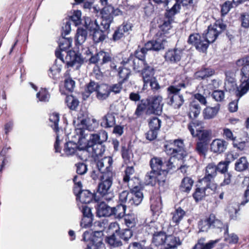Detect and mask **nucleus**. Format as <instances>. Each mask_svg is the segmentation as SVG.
Wrapping results in <instances>:
<instances>
[{
  "mask_svg": "<svg viewBox=\"0 0 249 249\" xmlns=\"http://www.w3.org/2000/svg\"><path fill=\"white\" fill-rule=\"evenodd\" d=\"M163 147L170 157L153 156L149 162L151 170L144 177L145 184L157 187L160 192H165L168 189L167 175L175 168L172 159L183 160L188 155L184 141L180 138L167 141Z\"/></svg>",
  "mask_w": 249,
  "mask_h": 249,
  "instance_id": "f257e3e1",
  "label": "nucleus"
},
{
  "mask_svg": "<svg viewBox=\"0 0 249 249\" xmlns=\"http://www.w3.org/2000/svg\"><path fill=\"white\" fill-rule=\"evenodd\" d=\"M201 121H191L187 125L193 137H196L197 141L196 144L195 151L200 156L205 158L208 150L209 145L212 138V131L205 129L202 126Z\"/></svg>",
  "mask_w": 249,
  "mask_h": 249,
  "instance_id": "f03ea898",
  "label": "nucleus"
},
{
  "mask_svg": "<svg viewBox=\"0 0 249 249\" xmlns=\"http://www.w3.org/2000/svg\"><path fill=\"white\" fill-rule=\"evenodd\" d=\"M62 39L59 44V50L55 52L56 57L61 60L68 68L75 67L78 70L84 63V60L81 53L74 51H67L71 46V38H66L62 36Z\"/></svg>",
  "mask_w": 249,
  "mask_h": 249,
  "instance_id": "7ed1b4c3",
  "label": "nucleus"
},
{
  "mask_svg": "<svg viewBox=\"0 0 249 249\" xmlns=\"http://www.w3.org/2000/svg\"><path fill=\"white\" fill-rule=\"evenodd\" d=\"M113 160L111 157L104 158L95 160V165L97 168L101 171L100 182L98 184L97 193L101 196L104 197L108 193L113 182L114 173L113 170Z\"/></svg>",
  "mask_w": 249,
  "mask_h": 249,
  "instance_id": "20e7f679",
  "label": "nucleus"
},
{
  "mask_svg": "<svg viewBox=\"0 0 249 249\" xmlns=\"http://www.w3.org/2000/svg\"><path fill=\"white\" fill-rule=\"evenodd\" d=\"M163 103L160 95H151L142 99L137 105L134 112L136 118L142 117L145 112L146 114L160 116L162 112Z\"/></svg>",
  "mask_w": 249,
  "mask_h": 249,
  "instance_id": "39448f33",
  "label": "nucleus"
},
{
  "mask_svg": "<svg viewBox=\"0 0 249 249\" xmlns=\"http://www.w3.org/2000/svg\"><path fill=\"white\" fill-rule=\"evenodd\" d=\"M86 53L90 55L89 59V64H95L98 68L103 70L109 66V71H117L116 57L110 52L101 50L93 54L89 49H88Z\"/></svg>",
  "mask_w": 249,
  "mask_h": 249,
  "instance_id": "423d86ee",
  "label": "nucleus"
},
{
  "mask_svg": "<svg viewBox=\"0 0 249 249\" xmlns=\"http://www.w3.org/2000/svg\"><path fill=\"white\" fill-rule=\"evenodd\" d=\"M181 6L174 4L168 9H166L163 17L160 18V23L158 26L159 30L156 33L157 36H165L166 34L172 28V24L174 22L175 16L179 13Z\"/></svg>",
  "mask_w": 249,
  "mask_h": 249,
  "instance_id": "0eeeda50",
  "label": "nucleus"
},
{
  "mask_svg": "<svg viewBox=\"0 0 249 249\" xmlns=\"http://www.w3.org/2000/svg\"><path fill=\"white\" fill-rule=\"evenodd\" d=\"M236 66L238 68H241V78L240 89L237 86L235 78L231 77H228L227 76L225 83V89L230 92L235 91L236 97L240 98L249 89V75L246 76L244 74L242 71L243 66H239L237 65Z\"/></svg>",
  "mask_w": 249,
  "mask_h": 249,
  "instance_id": "6e6552de",
  "label": "nucleus"
},
{
  "mask_svg": "<svg viewBox=\"0 0 249 249\" xmlns=\"http://www.w3.org/2000/svg\"><path fill=\"white\" fill-rule=\"evenodd\" d=\"M103 232L102 231H85L82 234V241L87 243L85 249H106L103 242Z\"/></svg>",
  "mask_w": 249,
  "mask_h": 249,
  "instance_id": "1a4fd4ad",
  "label": "nucleus"
},
{
  "mask_svg": "<svg viewBox=\"0 0 249 249\" xmlns=\"http://www.w3.org/2000/svg\"><path fill=\"white\" fill-rule=\"evenodd\" d=\"M227 28V25L221 19L216 20L213 24H210L207 29L204 32L205 36L210 44L213 43Z\"/></svg>",
  "mask_w": 249,
  "mask_h": 249,
  "instance_id": "9d476101",
  "label": "nucleus"
},
{
  "mask_svg": "<svg viewBox=\"0 0 249 249\" xmlns=\"http://www.w3.org/2000/svg\"><path fill=\"white\" fill-rule=\"evenodd\" d=\"M121 13L122 11L119 8H114L111 4L104 6L100 11L102 18L101 25L104 29H109L111 23L113 22L114 17L119 16Z\"/></svg>",
  "mask_w": 249,
  "mask_h": 249,
  "instance_id": "9b49d317",
  "label": "nucleus"
},
{
  "mask_svg": "<svg viewBox=\"0 0 249 249\" xmlns=\"http://www.w3.org/2000/svg\"><path fill=\"white\" fill-rule=\"evenodd\" d=\"M216 189L199 179L196 184L192 196L195 202L197 203L204 199L206 196H209L211 193L210 191L213 193Z\"/></svg>",
  "mask_w": 249,
  "mask_h": 249,
  "instance_id": "f8f14e48",
  "label": "nucleus"
},
{
  "mask_svg": "<svg viewBox=\"0 0 249 249\" xmlns=\"http://www.w3.org/2000/svg\"><path fill=\"white\" fill-rule=\"evenodd\" d=\"M188 43L194 46L199 52L206 53L210 44L203 34L201 35L199 33L191 34L188 39Z\"/></svg>",
  "mask_w": 249,
  "mask_h": 249,
  "instance_id": "ddd939ff",
  "label": "nucleus"
},
{
  "mask_svg": "<svg viewBox=\"0 0 249 249\" xmlns=\"http://www.w3.org/2000/svg\"><path fill=\"white\" fill-rule=\"evenodd\" d=\"M130 24L124 22L122 24L113 29V33L109 40L111 42H120L128 34V31L131 30Z\"/></svg>",
  "mask_w": 249,
  "mask_h": 249,
  "instance_id": "4468645a",
  "label": "nucleus"
},
{
  "mask_svg": "<svg viewBox=\"0 0 249 249\" xmlns=\"http://www.w3.org/2000/svg\"><path fill=\"white\" fill-rule=\"evenodd\" d=\"M183 56L184 50L177 47L168 49L163 55L165 61L170 64H178Z\"/></svg>",
  "mask_w": 249,
  "mask_h": 249,
  "instance_id": "2eb2a0df",
  "label": "nucleus"
},
{
  "mask_svg": "<svg viewBox=\"0 0 249 249\" xmlns=\"http://www.w3.org/2000/svg\"><path fill=\"white\" fill-rule=\"evenodd\" d=\"M223 225L222 221L216 218L213 213H210L205 218L201 219L198 226L202 231H207L210 228H221Z\"/></svg>",
  "mask_w": 249,
  "mask_h": 249,
  "instance_id": "dca6fc26",
  "label": "nucleus"
},
{
  "mask_svg": "<svg viewBox=\"0 0 249 249\" xmlns=\"http://www.w3.org/2000/svg\"><path fill=\"white\" fill-rule=\"evenodd\" d=\"M156 71V68L153 63L147 62L138 72L143 83V89H146L150 79L155 77Z\"/></svg>",
  "mask_w": 249,
  "mask_h": 249,
  "instance_id": "f3484780",
  "label": "nucleus"
},
{
  "mask_svg": "<svg viewBox=\"0 0 249 249\" xmlns=\"http://www.w3.org/2000/svg\"><path fill=\"white\" fill-rule=\"evenodd\" d=\"M217 172L216 165L214 163H210L205 167L204 176L199 179L217 189V185L214 182V178L217 175Z\"/></svg>",
  "mask_w": 249,
  "mask_h": 249,
  "instance_id": "a211bd4d",
  "label": "nucleus"
},
{
  "mask_svg": "<svg viewBox=\"0 0 249 249\" xmlns=\"http://www.w3.org/2000/svg\"><path fill=\"white\" fill-rule=\"evenodd\" d=\"M107 133L105 130L101 131L97 134H91L89 139L83 146L84 150L90 152L91 147L94 146L95 144L103 143L107 140Z\"/></svg>",
  "mask_w": 249,
  "mask_h": 249,
  "instance_id": "6ab92c4d",
  "label": "nucleus"
},
{
  "mask_svg": "<svg viewBox=\"0 0 249 249\" xmlns=\"http://www.w3.org/2000/svg\"><path fill=\"white\" fill-rule=\"evenodd\" d=\"M146 61L135 57V55L130 54L127 58H123L121 64L124 67L131 68V69L136 72H139L142 68Z\"/></svg>",
  "mask_w": 249,
  "mask_h": 249,
  "instance_id": "aec40b11",
  "label": "nucleus"
},
{
  "mask_svg": "<svg viewBox=\"0 0 249 249\" xmlns=\"http://www.w3.org/2000/svg\"><path fill=\"white\" fill-rule=\"evenodd\" d=\"M76 200L83 204H89L93 201L97 202L100 200V197L97 196L94 193H91L88 190H82L75 195Z\"/></svg>",
  "mask_w": 249,
  "mask_h": 249,
  "instance_id": "412c9836",
  "label": "nucleus"
},
{
  "mask_svg": "<svg viewBox=\"0 0 249 249\" xmlns=\"http://www.w3.org/2000/svg\"><path fill=\"white\" fill-rule=\"evenodd\" d=\"M124 69L123 68H119L118 74L122 79L117 84L108 85L110 93L111 92H113L114 94H116L121 92L123 89L122 86L123 83L127 80L130 75V72H127L126 74L124 75L123 74Z\"/></svg>",
  "mask_w": 249,
  "mask_h": 249,
  "instance_id": "4be33fe9",
  "label": "nucleus"
},
{
  "mask_svg": "<svg viewBox=\"0 0 249 249\" xmlns=\"http://www.w3.org/2000/svg\"><path fill=\"white\" fill-rule=\"evenodd\" d=\"M152 195L150 197V209L154 214L159 215L161 212L162 200L160 194L163 192H160Z\"/></svg>",
  "mask_w": 249,
  "mask_h": 249,
  "instance_id": "5701e85b",
  "label": "nucleus"
},
{
  "mask_svg": "<svg viewBox=\"0 0 249 249\" xmlns=\"http://www.w3.org/2000/svg\"><path fill=\"white\" fill-rule=\"evenodd\" d=\"M96 209V215L99 217L111 216V207L104 201H97Z\"/></svg>",
  "mask_w": 249,
  "mask_h": 249,
  "instance_id": "b1692460",
  "label": "nucleus"
},
{
  "mask_svg": "<svg viewBox=\"0 0 249 249\" xmlns=\"http://www.w3.org/2000/svg\"><path fill=\"white\" fill-rule=\"evenodd\" d=\"M115 228V231L119 238L125 242H127L133 235V231L131 229L126 228L120 230L119 225L116 222L111 223L109 225V228Z\"/></svg>",
  "mask_w": 249,
  "mask_h": 249,
  "instance_id": "393cba45",
  "label": "nucleus"
},
{
  "mask_svg": "<svg viewBox=\"0 0 249 249\" xmlns=\"http://www.w3.org/2000/svg\"><path fill=\"white\" fill-rule=\"evenodd\" d=\"M215 72L213 69L203 65L195 73L194 76L197 80H202L213 76Z\"/></svg>",
  "mask_w": 249,
  "mask_h": 249,
  "instance_id": "a878e982",
  "label": "nucleus"
},
{
  "mask_svg": "<svg viewBox=\"0 0 249 249\" xmlns=\"http://www.w3.org/2000/svg\"><path fill=\"white\" fill-rule=\"evenodd\" d=\"M171 221L175 226H178L186 215V212L180 206L175 207L174 211L171 213Z\"/></svg>",
  "mask_w": 249,
  "mask_h": 249,
  "instance_id": "bb28decb",
  "label": "nucleus"
},
{
  "mask_svg": "<svg viewBox=\"0 0 249 249\" xmlns=\"http://www.w3.org/2000/svg\"><path fill=\"white\" fill-rule=\"evenodd\" d=\"M82 150H84L83 146H82L81 144L78 145L72 141L66 142L63 149L64 153L68 156L74 155L78 151Z\"/></svg>",
  "mask_w": 249,
  "mask_h": 249,
  "instance_id": "cd10ccee",
  "label": "nucleus"
},
{
  "mask_svg": "<svg viewBox=\"0 0 249 249\" xmlns=\"http://www.w3.org/2000/svg\"><path fill=\"white\" fill-rule=\"evenodd\" d=\"M228 144L225 140L216 139L211 143V150L214 153L221 154L227 149Z\"/></svg>",
  "mask_w": 249,
  "mask_h": 249,
  "instance_id": "c85d7f7f",
  "label": "nucleus"
},
{
  "mask_svg": "<svg viewBox=\"0 0 249 249\" xmlns=\"http://www.w3.org/2000/svg\"><path fill=\"white\" fill-rule=\"evenodd\" d=\"M203 110V116L205 120H210L214 118L220 110V105L216 104V105L212 107L207 106Z\"/></svg>",
  "mask_w": 249,
  "mask_h": 249,
  "instance_id": "c756f323",
  "label": "nucleus"
},
{
  "mask_svg": "<svg viewBox=\"0 0 249 249\" xmlns=\"http://www.w3.org/2000/svg\"><path fill=\"white\" fill-rule=\"evenodd\" d=\"M167 234L163 231H154L152 235V242L156 247H159L166 244Z\"/></svg>",
  "mask_w": 249,
  "mask_h": 249,
  "instance_id": "7c9ffc66",
  "label": "nucleus"
},
{
  "mask_svg": "<svg viewBox=\"0 0 249 249\" xmlns=\"http://www.w3.org/2000/svg\"><path fill=\"white\" fill-rule=\"evenodd\" d=\"M142 191H130V196L128 201V207L138 206L141 203L143 195Z\"/></svg>",
  "mask_w": 249,
  "mask_h": 249,
  "instance_id": "2f4dec72",
  "label": "nucleus"
},
{
  "mask_svg": "<svg viewBox=\"0 0 249 249\" xmlns=\"http://www.w3.org/2000/svg\"><path fill=\"white\" fill-rule=\"evenodd\" d=\"M220 240V239H217L215 240H210L209 242L205 244V238L201 237L198 239L197 243L193 247L192 249H212L214 248L215 245Z\"/></svg>",
  "mask_w": 249,
  "mask_h": 249,
  "instance_id": "473e14b6",
  "label": "nucleus"
},
{
  "mask_svg": "<svg viewBox=\"0 0 249 249\" xmlns=\"http://www.w3.org/2000/svg\"><path fill=\"white\" fill-rule=\"evenodd\" d=\"M194 180L189 177H185L181 180L179 186V190L181 193L188 194L192 190Z\"/></svg>",
  "mask_w": 249,
  "mask_h": 249,
  "instance_id": "72a5a7b5",
  "label": "nucleus"
},
{
  "mask_svg": "<svg viewBox=\"0 0 249 249\" xmlns=\"http://www.w3.org/2000/svg\"><path fill=\"white\" fill-rule=\"evenodd\" d=\"M116 124L115 113L108 112L102 117L101 125L103 127L107 128L112 127Z\"/></svg>",
  "mask_w": 249,
  "mask_h": 249,
  "instance_id": "f704fd0d",
  "label": "nucleus"
},
{
  "mask_svg": "<svg viewBox=\"0 0 249 249\" xmlns=\"http://www.w3.org/2000/svg\"><path fill=\"white\" fill-rule=\"evenodd\" d=\"M110 96L108 85L100 84L96 93V97L100 101L106 100Z\"/></svg>",
  "mask_w": 249,
  "mask_h": 249,
  "instance_id": "c9c22d12",
  "label": "nucleus"
},
{
  "mask_svg": "<svg viewBox=\"0 0 249 249\" xmlns=\"http://www.w3.org/2000/svg\"><path fill=\"white\" fill-rule=\"evenodd\" d=\"M126 207V205L123 203H119L111 207V216L119 219L122 218L125 215Z\"/></svg>",
  "mask_w": 249,
  "mask_h": 249,
  "instance_id": "e433bc0d",
  "label": "nucleus"
},
{
  "mask_svg": "<svg viewBox=\"0 0 249 249\" xmlns=\"http://www.w3.org/2000/svg\"><path fill=\"white\" fill-rule=\"evenodd\" d=\"M189 108L188 113L189 118L192 120L196 119L201 111V109L200 105L196 101H193L189 104Z\"/></svg>",
  "mask_w": 249,
  "mask_h": 249,
  "instance_id": "4c0bfd02",
  "label": "nucleus"
},
{
  "mask_svg": "<svg viewBox=\"0 0 249 249\" xmlns=\"http://www.w3.org/2000/svg\"><path fill=\"white\" fill-rule=\"evenodd\" d=\"M115 231L110 235L106 237L105 241L110 249L120 247L123 245L122 242L117 238Z\"/></svg>",
  "mask_w": 249,
  "mask_h": 249,
  "instance_id": "58836bf2",
  "label": "nucleus"
},
{
  "mask_svg": "<svg viewBox=\"0 0 249 249\" xmlns=\"http://www.w3.org/2000/svg\"><path fill=\"white\" fill-rule=\"evenodd\" d=\"M121 154L124 163L126 165L131 164L133 160L131 158V156H133V153L129 146H127L125 144L122 145Z\"/></svg>",
  "mask_w": 249,
  "mask_h": 249,
  "instance_id": "ea45409f",
  "label": "nucleus"
},
{
  "mask_svg": "<svg viewBox=\"0 0 249 249\" xmlns=\"http://www.w3.org/2000/svg\"><path fill=\"white\" fill-rule=\"evenodd\" d=\"M167 103L173 106L175 108L178 109L184 104V100L182 94L172 96L167 98Z\"/></svg>",
  "mask_w": 249,
  "mask_h": 249,
  "instance_id": "a19ab883",
  "label": "nucleus"
},
{
  "mask_svg": "<svg viewBox=\"0 0 249 249\" xmlns=\"http://www.w3.org/2000/svg\"><path fill=\"white\" fill-rule=\"evenodd\" d=\"M129 189L130 191H142L143 186L142 183L140 179L136 177L131 178L129 182H126Z\"/></svg>",
  "mask_w": 249,
  "mask_h": 249,
  "instance_id": "79ce46f5",
  "label": "nucleus"
},
{
  "mask_svg": "<svg viewBox=\"0 0 249 249\" xmlns=\"http://www.w3.org/2000/svg\"><path fill=\"white\" fill-rule=\"evenodd\" d=\"M186 87V84L184 82H182L175 85H170L167 88V98L172 96L177 95L179 94V92L182 89Z\"/></svg>",
  "mask_w": 249,
  "mask_h": 249,
  "instance_id": "37998d69",
  "label": "nucleus"
},
{
  "mask_svg": "<svg viewBox=\"0 0 249 249\" xmlns=\"http://www.w3.org/2000/svg\"><path fill=\"white\" fill-rule=\"evenodd\" d=\"M107 30H102L100 29L99 25L98 27L95 28V30L92 31V39L96 43L103 41L107 36L106 31Z\"/></svg>",
  "mask_w": 249,
  "mask_h": 249,
  "instance_id": "c03bdc74",
  "label": "nucleus"
},
{
  "mask_svg": "<svg viewBox=\"0 0 249 249\" xmlns=\"http://www.w3.org/2000/svg\"><path fill=\"white\" fill-rule=\"evenodd\" d=\"M65 102L68 107L73 111L77 110L80 103L78 99L72 95H67Z\"/></svg>",
  "mask_w": 249,
  "mask_h": 249,
  "instance_id": "a18cd8bd",
  "label": "nucleus"
},
{
  "mask_svg": "<svg viewBox=\"0 0 249 249\" xmlns=\"http://www.w3.org/2000/svg\"><path fill=\"white\" fill-rule=\"evenodd\" d=\"M249 163L246 157H242L237 160L235 163L234 169L239 172L246 171L249 168Z\"/></svg>",
  "mask_w": 249,
  "mask_h": 249,
  "instance_id": "49530a36",
  "label": "nucleus"
},
{
  "mask_svg": "<svg viewBox=\"0 0 249 249\" xmlns=\"http://www.w3.org/2000/svg\"><path fill=\"white\" fill-rule=\"evenodd\" d=\"M164 41V37L157 36L156 34L154 38L151 40L152 51L158 52L164 49L163 42Z\"/></svg>",
  "mask_w": 249,
  "mask_h": 249,
  "instance_id": "de8ad7c7",
  "label": "nucleus"
},
{
  "mask_svg": "<svg viewBox=\"0 0 249 249\" xmlns=\"http://www.w3.org/2000/svg\"><path fill=\"white\" fill-rule=\"evenodd\" d=\"M87 36L88 32L86 29L81 27L78 28L75 36L76 44H82L85 41Z\"/></svg>",
  "mask_w": 249,
  "mask_h": 249,
  "instance_id": "09e8293b",
  "label": "nucleus"
},
{
  "mask_svg": "<svg viewBox=\"0 0 249 249\" xmlns=\"http://www.w3.org/2000/svg\"><path fill=\"white\" fill-rule=\"evenodd\" d=\"M83 20L84 21L83 25L86 27V30H88L90 32L95 30V28L99 26L96 20L90 17H84Z\"/></svg>",
  "mask_w": 249,
  "mask_h": 249,
  "instance_id": "8fccbe9b",
  "label": "nucleus"
},
{
  "mask_svg": "<svg viewBox=\"0 0 249 249\" xmlns=\"http://www.w3.org/2000/svg\"><path fill=\"white\" fill-rule=\"evenodd\" d=\"M236 65L239 66H243V72L247 76H249V55L238 59L236 61Z\"/></svg>",
  "mask_w": 249,
  "mask_h": 249,
  "instance_id": "3c124183",
  "label": "nucleus"
},
{
  "mask_svg": "<svg viewBox=\"0 0 249 249\" xmlns=\"http://www.w3.org/2000/svg\"><path fill=\"white\" fill-rule=\"evenodd\" d=\"M224 237V241L229 244H237L239 241V237L236 234L233 233L231 234L229 233V229L228 227L225 229Z\"/></svg>",
  "mask_w": 249,
  "mask_h": 249,
  "instance_id": "603ef678",
  "label": "nucleus"
},
{
  "mask_svg": "<svg viewBox=\"0 0 249 249\" xmlns=\"http://www.w3.org/2000/svg\"><path fill=\"white\" fill-rule=\"evenodd\" d=\"M59 118V113L56 112H53L50 114L49 117V121L51 123L50 125L56 133L59 131V128L58 127Z\"/></svg>",
  "mask_w": 249,
  "mask_h": 249,
  "instance_id": "864d4df0",
  "label": "nucleus"
},
{
  "mask_svg": "<svg viewBox=\"0 0 249 249\" xmlns=\"http://www.w3.org/2000/svg\"><path fill=\"white\" fill-rule=\"evenodd\" d=\"M99 86L100 84L95 82L93 80H90L89 82L85 85V92L86 96L89 97L90 95L94 92L96 93Z\"/></svg>",
  "mask_w": 249,
  "mask_h": 249,
  "instance_id": "5fc2aeb1",
  "label": "nucleus"
},
{
  "mask_svg": "<svg viewBox=\"0 0 249 249\" xmlns=\"http://www.w3.org/2000/svg\"><path fill=\"white\" fill-rule=\"evenodd\" d=\"M166 246H174L177 247L181 245L182 242L178 236L173 234H167L166 239Z\"/></svg>",
  "mask_w": 249,
  "mask_h": 249,
  "instance_id": "6e6d98bb",
  "label": "nucleus"
},
{
  "mask_svg": "<svg viewBox=\"0 0 249 249\" xmlns=\"http://www.w3.org/2000/svg\"><path fill=\"white\" fill-rule=\"evenodd\" d=\"M36 98L40 102H49L51 95L48 90L46 88H40L39 91L36 93Z\"/></svg>",
  "mask_w": 249,
  "mask_h": 249,
  "instance_id": "4d7b16f0",
  "label": "nucleus"
},
{
  "mask_svg": "<svg viewBox=\"0 0 249 249\" xmlns=\"http://www.w3.org/2000/svg\"><path fill=\"white\" fill-rule=\"evenodd\" d=\"M149 128L159 131L161 127V121L156 116L151 117L148 121Z\"/></svg>",
  "mask_w": 249,
  "mask_h": 249,
  "instance_id": "13d9d810",
  "label": "nucleus"
},
{
  "mask_svg": "<svg viewBox=\"0 0 249 249\" xmlns=\"http://www.w3.org/2000/svg\"><path fill=\"white\" fill-rule=\"evenodd\" d=\"M135 172V170L133 165H127L124 169V174L123 175V182L124 183H126V182H129V181L131 179V177L134 174Z\"/></svg>",
  "mask_w": 249,
  "mask_h": 249,
  "instance_id": "bf43d9fd",
  "label": "nucleus"
},
{
  "mask_svg": "<svg viewBox=\"0 0 249 249\" xmlns=\"http://www.w3.org/2000/svg\"><path fill=\"white\" fill-rule=\"evenodd\" d=\"M228 213L231 220H236L239 211H240V206L239 205H230L228 207Z\"/></svg>",
  "mask_w": 249,
  "mask_h": 249,
  "instance_id": "052dcab7",
  "label": "nucleus"
},
{
  "mask_svg": "<svg viewBox=\"0 0 249 249\" xmlns=\"http://www.w3.org/2000/svg\"><path fill=\"white\" fill-rule=\"evenodd\" d=\"M124 223L128 229L135 227L137 219L134 214H128L124 215Z\"/></svg>",
  "mask_w": 249,
  "mask_h": 249,
  "instance_id": "680f3d73",
  "label": "nucleus"
},
{
  "mask_svg": "<svg viewBox=\"0 0 249 249\" xmlns=\"http://www.w3.org/2000/svg\"><path fill=\"white\" fill-rule=\"evenodd\" d=\"M103 143L95 144L90 147V151L93 155L95 156H102L105 151V146Z\"/></svg>",
  "mask_w": 249,
  "mask_h": 249,
  "instance_id": "e2e57ef3",
  "label": "nucleus"
},
{
  "mask_svg": "<svg viewBox=\"0 0 249 249\" xmlns=\"http://www.w3.org/2000/svg\"><path fill=\"white\" fill-rule=\"evenodd\" d=\"M61 71V69L58 66L53 65L50 68L48 74L51 78L57 80L60 77Z\"/></svg>",
  "mask_w": 249,
  "mask_h": 249,
  "instance_id": "0e129e2a",
  "label": "nucleus"
},
{
  "mask_svg": "<svg viewBox=\"0 0 249 249\" xmlns=\"http://www.w3.org/2000/svg\"><path fill=\"white\" fill-rule=\"evenodd\" d=\"M147 53L145 51V49L141 47L140 45L138 46L137 49L130 54L135 55V57L140 58L144 61L146 60V55Z\"/></svg>",
  "mask_w": 249,
  "mask_h": 249,
  "instance_id": "69168bd1",
  "label": "nucleus"
},
{
  "mask_svg": "<svg viewBox=\"0 0 249 249\" xmlns=\"http://www.w3.org/2000/svg\"><path fill=\"white\" fill-rule=\"evenodd\" d=\"M88 119L87 113L80 110L77 114V121L79 124L77 125L78 126L80 124L82 126H84L86 127H87Z\"/></svg>",
  "mask_w": 249,
  "mask_h": 249,
  "instance_id": "338daca9",
  "label": "nucleus"
},
{
  "mask_svg": "<svg viewBox=\"0 0 249 249\" xmlns=\"http://www.w3.org/2000/svg\"><path fill=\"white\" fill-rule=\"evenodd\" d=\"M241 22V26L244 28H248L249 27V13L244 12L240 14L239 18Z\"/></svg>",
  "mask_w": 249,
  "mask_h": 249,
  "instance_id": "774afa93",
  "label": "nucleus"
}]
</instances>
